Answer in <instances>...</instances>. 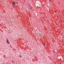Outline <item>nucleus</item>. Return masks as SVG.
I'll list each match as a JSON object with an SVG mask.
<instances>
[{"label": "nucleus", "mask_w": 64, "mask_h": 64, "mask_svg": "<svg viewBox=\"0 0 64 64\" xmlns=\"http://www.w3.org/2000/svg\"><path fill=\"white\" fill-rule=\"evenodd\" d=\"M6 41L7 43L8 44H9V42L8 41V40L7 39H6Z\"/></svg>", "instance_id": "f257e3e1"}, {"label": "nucleus", "mask_w": 64, "mask_h": 64, "mask_svg": "<svg viewBox=\"0 0 64 64\" xmlns=\"http://www.w3.org/2000/svg\"><path fill=\"white\" fill-rule=\"evenodd\" d=\"M12 5H15V2L14 1L12 2Z\"/></svg>", "instance_id": "f03ea898"}, {"label": "nucleus", "mask_w": 64, "mask_h": 64, "mask_svg": "<svg viewBox=\"0 0 64 64\" xmlns=\"http://www.w3.org/2000/svg\"><path fill=\"white\" fill-rule=\"evenodd\" d=\"M28 6H29L30 8V9H32V7H31V6H30V5H28Z\"/></svg>", "instance_id": "7ed1b4c3"}, {"label": "nucleus", "mask_w": 64, "mask_h": 64, "mask_svg": "<svg viewBox=\"0 0 64 64\" xmlns=\"http://www.w3.org/2000/svg\"><path fill=\"white\" fill-rule=\"evenodd\" d=\"M44 46H45V44H43Z\"/></svg>", "instance_id": "20e7f679"}, {"label": "nucleus", "mask_w": 64, "mask_h": 64, "mask_svg": "<svg viewBox=\"0 0 64 64\" xmlns=\"http://www.w3.org/2000/svg\"><path fill=\"white\" fill-rule=\"evenodd\" d=\"M16 4H18V3H17V2H16Z\"/></svg>", "instance_id": "39448f33"}, {"label": "nucleus", "mask_w": 64, "mask_h": 64, "mask_svg": "<svg viewBox=\"0 0 64 64\" xmlns=\"http://www.w3.org/2000/svg\"><path fill=\"white\" fill-rule=\"evenodd\" d=\"M55 11V12H56V11Z\"/></svg>", "instance_id": "423d86ee"}, {"label": "nucleus", "mask_w": 64, "mask_h": 64, "mask_svg": "<svg viewBox=\"0 0 64 64\" xmlns=\"http://www.w3.org/2000/svg\"><path fill=\"white\" fill-rule=\"evenodd\" d=\"M12 62H13V60L12 61Z\"/></svg>", "instance_id": "0eeeda50"}, {"label": "nucleus", "mask_w": 64, "mask_h": 64, "mask_svg": "<svg viewBox=\"0 0 64 64\" xmlns=\"http://www.w3.org/2000/svg\"><path fill=\"white\" fill-rule=\"evenodd\" d=\"M59 3V2H58Z\"/></svg>", "instance_id": "6e6552de"}]
</instances>
